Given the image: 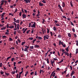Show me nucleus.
Segmentation results:
<instances>
[{"label":"nucleus","instance_id":"de8ad7c7","mask_svg":"<svg viewBox=\"0 0 78 78\" xmlns=\"http://www.w3.org/2000/svg\"><path fill=\"white\" fill-rule=\"evenodd\" d=\"M37 39L39 40H41L42 39V37H39V38Z\"/></svg>","mask_w":78,"mask_h":78},{"label":"nucleus","instance_id":"bf43d9fd","mask_svg":"<svg viewBox=\"0 0 78 78\" xmlns=\"http://www.w3.org/2000/svg\"><path fill=\"white\" fill-rule=\"evenodd\" d=\"M16 62H14V63H13L14 66H16Z\"/></svg>","mask_w":78,"mask_h":78},{"label":"nucleus","instance_id":"e433bc0d","mask_svg":"<svg viewBox=\"0 0 78 78\" xmlns=\"http://www.w3.org/2000/svg\"><path fill=\"white\" fill-rule=\"evenodd\" d=\"M25 43V42H22V44H21V45H24V44Z\"/></svg>","mask_w":78,"mask_h":78},{"label":"nucleus","instance_id":"aec40b11","mask_svg":"<svg viewBox=\"0 0 78 78\" xmlns=\"http://www.w3.org/2000/svg\"><path fill=\"white\" fill-rule=\"evenodd\" d=\"M1 1H2V2H4L5 3H6L7 2V1H5V0H2Z\"/></svg>","mask_w":78,"mask_h":78},{"label":"nucleus","instance_id":"4d7b16f0","mask_svg":"<svg viewBox=\"0 0 78 78\" xmlns=\"http://www.w3.org/2000/svg\"><path fill=\"white\" fill-rule=\"evenodd\" d=\"M14 58H12L11 61H14Z\"/></svg>","mask_w":78,"mask_h":78},{"label":"nucleus","instance_id":"a18cd8bd","mask_svg":"<svg viewBox=\"0 0 78 78\" xmlns=\"http://www.w3.org/2000/svg\"><path fill=\"white\" fill-rule=\"evenodd\" d=\"M30 31V30H28L27 31V32H26V33H27V34H28L29 33V32Z\"/></svg>","mask_w":78,"mask_h":78},{"label":"nucleus","instance_id":"052dcab7","mask_svg":"<svg viewBox=\"0 0 78 78\" xmlns=\"http://www.w3.org/2000/svg\"><path fill=\"white\" fill-rule=\"evenodd\" d=\"M17 30V28H16V27H15V28H14V31L16 30Z\"/></svg>","mask_w":78,"mask_h":78},{"label":"nucleus","instance_id":"4468645a","mask_svg":"<svg viewBox=\"0 0 78 78\" xmlns=\"http://www.w3.org/2000/svg\"><path fill=\"white\" fill-rule=\"evenodd\" d=\"M11 58V56H10V57H9L8 58H6V61H7V60H8L9 59H10Z\"/></svg>","mask_w":78,"mask_h":78},{"label":"nucleus","instance_id":"37998d69","mask_svg":"<svg viewBox=\"0 0 78 78\" xmlns=\"http://www.w3.org/2000/svg\"><path fill=\"white\" fill-rule=\"evenodd\" d=\"M28 73V71H27V72H26V74H25V76H26L27 75Z\"/></svg>","mask_w":78,"mask_h":78},{"label":"nucleus","instance_id":"c9c22d12","mask_svg":"<svg viewBox=\"0 0 78 78\" xmlns=\"http://www.w3.org/2000/svg\"><path fill=\"white\" fill-rule=\"evenodd\" d=\"M5 76H9V73H5Z\"/></svg>","mask_w":78,"mask_h":78},{"label":"nucleus","instance_id":"6e6d98bb","mask_svg":"<svg viewBox=\"0 0 78 78\" xmlns=\"http://www.w3.org/2000/svg\"><path fill=\"white\" fill-rule=\"evenodd\" d=\"M2 67V63H0V67Z\"/></svg>","mask_w":78,"mask_h":78},{"label":"nucleus","instance_id":"b1692460","mask_svg":"<svg viewBox=\"0 0 78 78\" xmlns=\"http://www.w3.org/2000/svg\"><path fill=\"white\" fill-rule=\"evenodd\" d=\"M6 28V27H2L1 28V30H5V28Z\"/></svg>","mask_w":78,"mask_h":78},{"label":"nucleus","instance_id":"39448f33","mask_svg":"<svg viewBox=\"0 0 78 78\" xmlns=\"http://www.w3.org/2000/svg\"><path fill=\"white\" fill-rule=\"evenodd\" d=\"M22 16L23 19L26 18V15L24 14H23Z\"/></svg>","mask_w":78,"mask_h":78},{"label":"nucleus","instance_id":"49530a36","mask_svg":"<svg viewBox=\"0 0 78 78\" xmlns=\"http://www.w3.org/2000/svg\"><path fill=\"white\" fill-rule=\"evenodd\" d=\"M62 52H63V54L68 53V52H67L66 51H63Z\"/></svg>","mask_w":78,"mask_h":78},{"label":"nucleus","instance_id":"423d86ee","mask_svg":"<svg viewBox=\"0 0 78 78\" xmlns=\"http://www.w3.org/2000/svg\"><path fill=\"white\" fill-rule=\"evenodd\" d=\"M61 44H62H62H63V41L61 42V41H59L58 45H61Z\"/></svg>","mask_w":78,"mask_h":78},{"label":"nucleus","instance_id":"7c9ffc66","mask_svg":"<svg viewBox=\"0 0 78 78\" xmlns=\"http://www.w3.org/2000/svg\"><path fill=\"white\" fill-rule=\"evenodd\" d=\"M65 55L67 56H69V54L68 53H65Z\"/></svg>","mask_w":78,"mask_h":78},{"label":"nucleus","instance_id":"bb28decb","mask_svg":"<svg viewBox=\"0 0 78 78\" xmlns=\"http://www.w3.org/2000/svg\"><path fill=\"white\" fill-rule=\"evenodd\" d=\"M9 15H10V16H13L14 15L13 14H12V13H9Z\"/></svg>","mask_w":78,"mask_h":78},{"label":"nucleus","instance_id":"c03bdc74","mask_svg":"<svg viewBox=\"0 0 78 78\" xmlns=\"http://www.w3.org/2000/svg\"><path fill=\"white\" fill-rule=\"evenodd\" d=\"M30 48H31V49H33L34 48V46H31L30 47Z\"/></svg>","mask_w":78,"mask_h":78},{"label":"nucleus","instance_id":"a211bd4d","mask_svg":"<svg viewBox=\"0 0 78 78\" xmlns=\"http://www.w3.org/2000/svg\"><path fill=\"white\" fill-rule=\"evenodd\" d=\"M8 28H9L10 29L14 28V26H10Z\"/></svg>","mask_w":78,"mask_h":78},{"label":"nucleus","instance_id":"13d9d810","mask_svg":"<svg viewBox=\"0 0 78 78\" xmlns=\"http://www.w3.org/2000/svg\"><path fill=\"white\" fill-rule=\"evenodd\" d=\"M70 23H71V25H73V26H74V25L73 24V23L71 21L70 22Z\"/></svg>","mask_w":78,"mask_h":78},{"label":"nucleus","instance_id":"2eb2a0df","mask_svg":"<svg viewBox=\"0 0 78 78\" xmlns=\"http://www.w3.org/2000/svg\"><path fill=\"white\" fill-rule=\"evenodd\" d=\"M55 73H52V74H51V75H52V76H55Z\"/></svg>","mask_w":78,"mask_h":78},{"label":"nucleus","instance_id":"6e6552de","mask_svg":"<svg viewBox=\"0 0 78 78\" xmlns=\"http://www.w3.org/2000/svg\"><path fill=\"white\" fill-rule=\"evenodd\" d=\"M70 5L71 7H73V5L72 3V1H70Z\"/></svg>","mask_w":78,"mask_h":78},{"label":"nucleus","instance_id":"5fc2aeb1","mask_svg":"<svg viewBox=\"0 0 78 78\" xmlns=\"http://www.w3.org/2000/svg\"><path fill=\"white\" fill-rule=\"evenodd\" d=\"M9 40H10L9 41H13V40L12 39V38H10Z\"/></svg>","mask_w":78,"mask_h":78},{"label":"nucleus","instance_id":"9b49d317","mask_svg":"<svg viewBox=\"0 0 78 78\" xmlns=\"http://www.w3.org/2000/svg\"><path fill=\"white\" fill-rule=\"evenodd\" d=\"M39 6H43V4H42L41 3V2H39Z\"/></svg>","mask_w":78,"mask_h":78},{"label":"nucleus","instance_id":"0eeeda50","mask_svg":"<svg viewBox=\"0 0 78 78\" xmlns=\"http://www.w3.org/2000/svg\"><path fill=\"white\" fill-rule=\"evenodd\" d=\"M69 46L67 47V48H65V50H66V51L67 52H69Z\"/></svg>","mask_w":78,"mask_h":78},{"label":"nucleus","instance_id":"473e14b6","mask_svg":"<svg viewBox=\"0 0 78 78\" xmlns=\"http://www.w3.org/2000/svg\"><path fill=\"white\" fill-rule=\"evenodd\" d=\"M47 63H48V64H49V59L48 58H47Z\"/></svg>","mask_w":78,"mask_h":78},{"label":"nucleus","instance_id":"3c124183","mask_svg":"<svg viewBox=\"0 0 78 78\" xmlns=\"http://www.w3.org/2000/svg\"><path fill=\"white\" fill-rule=\"evenodd\" d=\"M76 42H77V43H76V45H77V46H78V41H76Z\"/></svg>","mask_w":78,"mask_h":78},{"label":"nucleus","instance_id":"4c0bfd02","mask_svg":"<svg viewBox=\"0 0 78 78\" xmlns=\"http://www.w3.org/2000/svg\"><path fill=\"white\" fill-rule=\"evenodd\" d=\"M31 23H29V27H31Z\"/></svg>","mask_w":78,"mask_h":78},{"label":"nucleus","instance_id":"c85d7f7f","mask_svg":"<svg viewBox=\"0 0 78 78\" xmlns=\"http://www.w3.org/2000/svg\"><path fill=\"white\" fill-rule=\"evenodd\" d=\"M29 40H33V37H29L28 38Z\"/></svg>","mask_w":78,"mask_h":78},{"label":"nucleus","instance_id":"58836bf2","mask_svg":"<svg viewBox=\"0 0 78 78\" xmlns=\"http://www.w3.org/2000/svg\"><path fill=\"white\" fill-rule=\"evenodd\" d=\"M73 36L74 37H75L76 38L77 37V35H76V34H74L73 35Z\"/></svg>","mask_w":78,"mask_h":78},{"label":"nucleus","instance_id":"7ed1b4c3","mask_svg":"<svg viewBox=\"0 0 78 78\" xmlns=\"http://www.w3.org/2000/svg\"><path fill=\"white\" fill-rule=\"evenodd\" d=\"M35 27H36V24L35 23V22H34V24L31 25V27L35 28Z\"/></svg>","mask_w":78,"mask_h":78},{"label":"nucleus","instance_id":"774afa93","mask_svg":"<svg viewBox=\"0 0 78 78\" xmlns=\"http://www.w3.org/2000/svg\"><path fill=\"white\" fill-rule=\"evenodd\" d=\"M59 70L60 69L59 68H56V70L59 71Z\"/></svg>","mask_w":78,"mask_h":78},{"label":"nucleus","instance_id":"0e129e2a","mask_svg":"<svg viewBox=\"0 0 78 78\" xmlns=\"http://www.w3.org/2000/svg\"><path fill=\"white\" fill-rule=\"evenodd\" d=\"M69 76V73H68V74L67 75H66V77H67L68 76Z\"/></svg>","mask_w":78,"mask_h":78},{"label":"nucleus","instance_id":"72a5a7b5","mask_svg":"<svg viewBox=\"0 0 78 78\" xmlns=\"http://www.w3.org/2000/svg\"><path fill=\"white\" fill-rule=\"evenodd\" d=\"M28 49L25 48L24 49V51H28Z\"/></svg>","mask_w":78,"mask_h":78},{"label":"nucleus","instance_id":"412c9836","mask_svg":"<svg viewBox=\"0 0 78 78\" xmlns=\"http://www.w3.org/2000/svg\"><path fill=\"white\" fill-rule=\"evenodd\" d=\"M27 28H26L25 29V30L23 31V33H24L26 32V30H27Z\"/></svg>","mask_w":78,"mask_h":78},{"label":"nucleus","instance_id":"f3484780","mask_svg":"<svg viewBox=\"0 0 78 78\" xmlns=\"http://www.w3.org/2000/svg\"><path fill=\"white\" fill-rule=\"evenodd\" d=\"M68 36L70 38L71 37V34L70 33H68Z\"/></svg>","mask_w":78,"mask_h":78},{"label":"nucleus","instance_id":"5701e85b","mask_svg":"<svg viewBox=\"0 0 78 78\" xmlns=\"http://www.w3.org/2000/svg\"><path fill=\"white\" fill-rule=\"evenodd\" d=\"M54 63V61L53 60V61H52V60H51V64H53Z\"/></svg>","mask_w":78,"mask_h":78},{"label":"nucleus","instance_id":"f704fd0d","mask_svg":"<svg viewBox=\"0 0 78 78\" xmlns=\"http://www.w3.org/2000/svg\"><path fill=\"white\" fill-rule=\"evenodd\" d=\"M4 73V72L3 71H1L0 72V74H1V75H2Z\"/></svg>","mask_w":78,"mask_h":78},{"label":"nucleus","instance_id":"69168bd1","mask_svg":"<svg viewBox=\"0 0 78 78\" xmlns=\"http://www.w3.org/2000/svg\"><path fill=\"white\" fill-rule=\"evenodd\" d=\"M15 71H14L13 72H12V74H15Z\"/></svg>","mask_w":78,"mask_h":78},{"label":"nucleus","instance_id":"09e8293b","mask_svg":"<svg viewBox=\"0 0 78 78\" xmlns=\"http://www.w3.org/2000/svg\"><path fill=\"white\" fill-rule=\"evenodd\" d=\"M50 34H51V36H53V34H52V32H50Z\"/></svg>","mask_w":78,"mask_h":78},{"label":"nucleus","instance_id":"ea45409f","mask_svg":"<svg viewBox=\"0 0 78 78\" xmlns=\"http://www.w3.org/2000/svg\"><path fill=\"white\" fill-rule=\"evenodd\" d=\"M62 17H63V18L65 19L66 20V17L65 16H62Z\"/></svg>","mask_w":78,"mask_h":78},{"label":"nucleus","instance_id":"1a4fd4ad","mask_svg":"<svg viewBox=\"0 0 78 78\" xmlns=\"http://www.w3.org/2000/svg\"><path fill=\"white\" fill-rule=\"evenodd\" d=\"M14 22H15L16 23H19V20H17L16 21H14Z\"/></svg>","mask_w":78,"mask_h":78},{"label":"nucleus","instance_id":"4be33fe9","mask_svg":"<svg viewBox=\"0 0 78 78\" xmlns=\"http://www.w3.org/2000/svg\"><path fill=\"white\" fill-rule=\"evenodd\" d=\"M57 37H58V38H61L62 37V36L61 35H58V36H57Z\"/></svg>","mask_w":78,"mask_h":78},{"label":"nucleus","instance_id":"680f3d73","mask_svg":"<svg viewBox=\"0 0 78 78\" xmlns=\"http://www.w3.org/2000/svg\"><path fill=\"white\" fill-rule=\"evenodd\" d=\"M35 75H37V71H36L35 72Z\"/></svg>","mask_w":78,"mask_h":78},{"label":"nucleus","instance_id":"338daca9","mask_svg":"<svg viewBox=\"0 0 78 78\" xmlns=\"http://www.w3.org/2000/svg\"><path fill=\"white\" fill-rule=\"evenodd\" d=\"M40 15V14H38L37 15H36V16L38 17Z\"/></svg>","mask_w":78,"mask_h":78},{"label":"nucleus","instance_id":"393cba45","mask_svg":"<svg viewBox=\"0 0 78 78\" xmlns=\"http://www.w3.org/2000/svg\"><path fill=\"white\" fill-rule=\"evenodd\" d=\"M34 46L35 47H36V48H39V46L38 45H36Z\"/></svg>","mask_w":78,"mask_h":78},{"label":"nucleus","instance_id":"f8f14e48","mask_svg":"<svg viewBox=\"0 0 78 78\" xmlns=\"http://www.w3.org/2000/svg\"><path fill=\"white\" fill-rule=\"evenodd\" d=\"M0 3H1V4H0L1 5H2L4 4V2H2V1H1V2H0Z\"/></svg>","mask_w":78,"mask_h":78},{"label":"nucleus","instance_id":"79ce46f5","mask_svg":"<svg viewBox=\"0 0 78 78\" xmlns=\"http://www.w3.org/2000/svg\"><path fill=\"white\" fill-rule=\"evenodd\" d=\"M72 31H73V32L74 33L75 32V29H74V28H73V29H72Z\"/></svg>","mask_w":78,"mask_h":78},{"label":"nucleus","instance_id":"2f4dec72","mask_svg":"<svg viewBox=\"0 0 78 78\" xmlns=\"http://www.w3.org/2000/svg\"><path fill=\"white\" fill-rule=\"evenodd\" d=\"M62 46H63V47L65 48L66 47V45H65V44H62Z\"/></svg>","mask_w":78,"mask_h":78},{"label":"nucleus","instance_id":"8fccbe9b","mask_svg":"<svg viewBox=\"0 0 78 78\" xmlns=\"http://www.w3.org/2000/svg\"><path fill=\"white\" fill-rule=\"evenodd\" d=\"M53 35H54L55 37L56 36V34H55V33H54L53 34Z\"/></svg>","mask_w":78,"mask_h":78},{"label":"nucleus","instance_id":"dca6fc26","mask_svg":"<svg viewBox=\"0 0 78 78\" xmlns=\"http://www.w3.org/2000/svg\"><path fill=\"white\" fill-rule=\"evenodd\" d=\"M43 38H44V39H49V38L48 37H46L45 36H44V37H43Z\"/></svg>","mask_w":78,"mask_h":78},{"label":"nucleus","instance_id":"864d4df0","mask_svg":"<svg viewBox=\"0 0 78 78\" xmlns=\"http://www.w3.org/2000/svg\"><path fill=\"white\" fill-rule=\"evenodd\" d=\"M74 73H75V72H74V71H73L72 72V73H71V74H74Z\"/></svg>","mask_w":78,"mask_h":78},{"label":"nucleus","instance_id":"c756f323","mask_svg":"<svg viewBox=\"0 0 78 78\" xmlns=\"http://www.w3.org/2000/svg\"><path fill=\"white\" fill-rule=\"evenodd\" d=\"M41 2H43L44 4H45L46 3V2H45V1H44V0H43V1H42Z\"/></svg>","mask_w":78,"mask_h":78},{"label":"nucleus","instance_id":"a19ab883","mask_svg":"<svg viewBox=\"0 0 78 78\" xmlns=\"http://www.w3.org/2000/svg\"><path fill=\"white\" fill-rule=\"evenodd\" d=\"M47 33H49V29L48 28H47Z\"/></svg>","mask_w":78,"mask_h":78},{"label":"nucleus","instance_id":"ddd939ff","mask_svg":"<svg viewBox=\"0 0 78 78\" xmlns=\"http://www.w3.org/2000/svg\"><path fill=\"white\" fill-rule=\"evenodd\" d=\"M25 48H26L25 49H28L29 48V46H25Z\"/></svg>","mask_w":78,"mask_h":78},{"label":"nucleus","instance_id":"a878e982","mask_svg":"<svg viewBox=\"0 0 78 78\" xmlns=\"http://www.w3.org/2000/svg\"><path fill=\"white\" fill-rule=\"evenodd\" d=\"M53 30H54V31H56L57 29H56V27H53Z\"/></svg>","mask_w":78,"mask_h":78},{"label":"nucleus","instance_id":"20e7f679","mask_svg":"<svg viewBox=\"0 0 78 78\" xmlns=\"http://www.w3.org/2000/svg\"><path fill=\"white\" fill-rule=\"evenodd\" d=\"M65 6V3L64 2H62V7L63 8H64Z\"/></svg>","mask_w":78,"mask_h":78},{"label":"nucleus","instance_id":"f03ea898","mask_svg":"<svg viewBox=\"0 0 78 78\" xmlns=\"http://www.w3.org/2000/svg\"><path fill=\"white\" fill-rule=\"evenodd\" d=\"M23 0H21V1H22ZM24 2H25L26 3H30V0H24Z\"/></svg>","mask_w":78,"mask_h":78},{"label":"nucleus","instance_id":"9d476101","mask_svg":"<svg viewBox=\"0 0 78 78\" xmlns=\"http://www.w3.org/2000/svg\"><path fill=\"white\" fill-rule=\"evenodd\" d=\"M78 53V49H76V55H77Z\"/></svg>","mask_w":78,"mask_h":78},{"label":"nucleus","instance_id":"603ef678","mask_svg":"<svg viewBox=\"0 0 78 78\" xmlns=\"http://www.w3.org/2000/svg\"><path fill=\"white\" fill-rule=\"evenodd\" d=\"M17 41H18V42H19V43H20L21 42V40L20 39H18Z\"/></svg>","mask_w":78,"mask_h":78},{"label":"nucleus","instance_id":"cd10ccee","mask_svg":"<svg viewBox=\"0 0 78 78\" xmlns=\"http://www.w3.org/2000/svg\"><path fill=\"white\" fill-rule=\"evenodd\" d=\"M17 11V8L15 9V11L14 12V13H16V12Z\"/></svg>","mask_w":78,"mask_h":78},{"label":"nucleus","instance_id":"e2e57ef3","mask_svg":"<svg viewBox=\"0 0 78 78\" xmlns=\"http://www.w3.org/2000/svg\"><path fill=\"white\" fill-rule=\"evenodd\" d=\"M19 14L20 15V16H21V15H22V12H20Z\"/></svg>","mask_w":78,"mask_h":78},{"label":"nucleus","instance_id":"f257e3e1","mask_svg":"<svg viewBox=\"0 0 78 78\" xmlns=\"http://www.w3.org/2000/svg\"><path fill=\"white\" fill-rule=\"evenodd\" d=\"M58 8H59V9H60L61 11H62V12H64V11H63V10H62V9L61 6V5H60L59 4H58Z\"/></svg>","mask_w":78,"mask_h":78},{"label":"nucleus","instance_id":"6ab92c4d","mask_svg":"<svg viewBox=\"0 0 78 78\" xmlns=\"http://www.w3.org/2000/svg\"><path fill=\"white\" fill-rule=\"evenodd\" d=\"M45 22V20H44V19H42V23L43 24H45L44 22Z\"/></svg>","mask_w":78,"mask_h":78}]
</instances>
